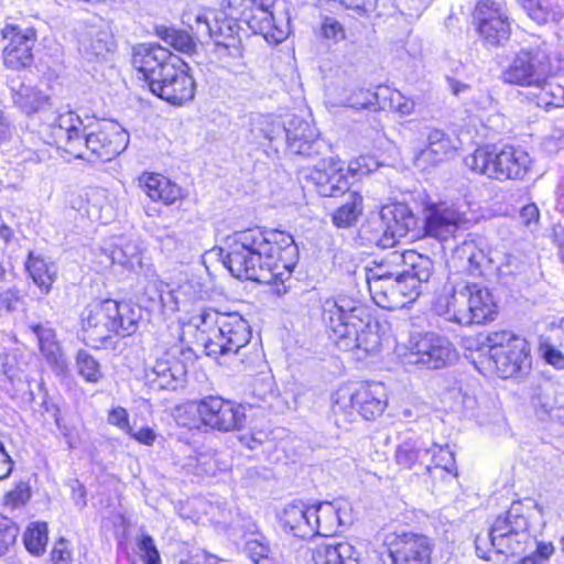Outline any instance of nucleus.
<instances>
[{
    "instance_id": "1",
    "label": "nucleus",
    "mask_w": 564,
    "mask_h": 564,
    "mask_svg": "<svg viewBox=\"0 0 564 564\" xmlns=\"http://www.w3.org/2000/svg\"><path fill=\"white\" fill-rule=\"evenodd\" d=\"M297 261V247L291 235L283 231H262L248 228L228 237L225 267L239 280L272 285L281 296Z\"/></svg>"
},
{
    "instance_id": "2",
    "label": "nucleus",
    "mask_w": 564,
    "mask_h": 564,
    "mask_svg": "<svg viewBox=\"0 0 564 564\" xmlns=\"http://www.w3.org/2000/svg\"><path fill=\"white\" fill-rule=\"evenodd\" d=\"M40 133L44 141L64 150L75 159L89 160L90 155L110 161L126 150L129 133L113 121H104L87 131L82 118L72 110L59 113L43 124Z\"/></svg>"
},
{
    "instance_id": "3",
    "label": "nucleus",
    "mask_w": 564,
    "mask_h": 564,
    "mask_svg": "<svg viewBox=\"0 0 564 564\" xmlns=\"http://www.w3.org/2000/svg\"><path fill=\"white\" fill-rule=\"evenodd\" d=\"M539 505L530 498L513 501L509 509L498 514L491 527V544L496 552L506 556H519L529 549L535 550L524 556L520 564H542L547 561L555 551L552 542L538 541L532 519L540 514Z\"/></svg>"
},
{
    "instance_id": "4",
    "label": "nucleus",
    "mask_w": 564,
    "mask_h": 564,
    "mask_svg": "<svg viewBox=\"0 0 564 564\" xmlns=\"http://www.w3.org/2000/svg\"><path fill=\"white\" fill-rule=\"evenodd\" d=\"M322 318L330 338L344 351L368 355L378 349L380 338L370 315L357 300L338 295L322 303Z\"/></svg>"
},
{
    "instance_id": "5",
    "label": "nucleus",
    "mask_w": 564,
    "mask_h": 564,
    "mask_svg": "<svg viewBox=\"0 0 564 564\" xmlns=\"http://www.w3.org/2000/svg\"><path fill=\"white\" fill-rule=\"evenodd\" d=\"M141 317V308L130 302H91L80 314L83 339L96 349L112 348L116 337L135 333Z\"/></svg>"
},
{
    "instance_id": "6",
    "label": "nucleus",
    "mask_w": 564,
    "mask_h": 564,
    "mask_svg": "<svg viewBox=\"0 0 564 564\" xmlns=\"http://www.w3.org/2000/svg\"><path fill=\"white\" fill-rule=\"evenodd\" d=\"M434 311L459 325L492 321L498 306L487 286L465 280L452 281L434 303Z\"/></svg>"
},
{
    "instance_id": "7",
    "label": "nucleus",
    "mask_w": 564,
    "mask_h": 564,
    "mask_svg": "<svg viewBox=\"0 0 564 564\" xmlns=\"http://www.w3.org/2000/svg\"><path fill=\"white\" fill-rule=\"evenodd\" d=\"M207 356L238 354L251 339V327L237 312H220L212 307L192 318Z\"/></svg>"
},
{
    "instance_id": "8",
    "label": "nucleus",
    "mask_w": 564,
    "mask_h": 564,
    "mask_svg": "<svg viewBox=\"0 0 564 564\" xmlns=\"http://www.w3.org/2000/svg\"><path fill=\"white\" fill-rule=\"evenodd\" d=\"M406 267L402 272L394 273L387 283H376L373 302L384 310H398L413 302L421 293L434 272L433 260L414 250L402 253Z\"/></svg>"
},
{
    "instance_id": "9",
    "label": "nucleus",
    "mask_w": 564,
    "mask_h": 564,
    "mask_svg": "<svg viewBox=\"0 0 564 564\" xmlns=\"http://www.w3.org/2000/svg\"><path fill=\"white\" fill-rule=\"evenodd\" d=\"M552 45L540 36H531L501 74L503 83L538 87L553 75Z\"/></svg>"
},
{
    "instance_id": "10",
    "label": "nucleus",
    "mask_w": 564,
    "mask_h": 564,
    "mask_svg": "<svg viewBox=\"0 0 564 564\" xmlns=\"http://www.w3.org/2000/svg\"><path fill=\"white\" fill-rule=\"evenodd\" d=\"M185 23L196 34V37L207 36L216 45L220 56L241 58L243 50L239 36V24L236 19L225 12L203 11L185 14Z\"/></svg>"
},
{
    "instance_id": "11",
    "label": "nucleus",
    "mask_w": 564,
    "mask_h": 564,
    "mask_svg": "<svg viewBox=\"0 0 564 564\" xmlns=\"http://www.w3.org/2000/svg\"><path fill=\"white\" fill-rule=\"evenodd\" d=\"M530 163L528 153L513 147L498 150L482 147L465 159V164L479 174L497 181L522 178Z\"/></svg>"
},
{
    "instance_id": "12",
    "label": "nucleus",
    "mask_w": 564,
    "mask_h": 564,
    "mask_svg": "<svg viewBox=\"0 0 564 564\" xmlns=\"http://www.w3.org/2000/svg\"><path fill=\"white\" fill-rule=\"evenodd\" d=\"M185 413L199 416L203 425L213 430L229 432L240 430L246 422L245 409L220 397L209 395L185 404Z\"/></svg>"
},
{
    "instance_id": "13",
    "label": "nucleus",
    "mask_w": 564,
    "mask_h": 564,
    "mask_svg": "<svg viewBox=\"0 0 564 564\" xmlns=\"http://www.w3.org/2000/svg\"><path fill=\"white\" fill-rule=\"evenodd\" d=\"M457 359L454 345L445 336L430 332L412 337L409 351L403 356L405 365L442 369Z\"/></svg>"
},
{
    "instance_id": "14",
    "label": "nucleus",
    "mask_w": 564,
    "mask_h": 564,
    "mask_svg": "<svg viewBox=\"0 0 564 564\" xmlns=\"http://www.w3.org/2000/svg\"><path fill=\"white\" fill-rule=\"evenodd\" d=\"M1 58L7 68L19 72L33 65V48L37 42V32L33 26L6 24L1 29Z\"/></svg>"
},
{
    "instance_id": "15",
    "label": "nucleus",
    "mask_w": 564,
    "mask_h": 564,
    "mask_svg": "<svg viewBox=\"0 0 564 564\" xmlns=\"http://www.w3.org/2000/svg\"><path fill=\"white\" fill-rule=\"evenodd\" d=\"M388 403L386 388L380 382L361 383L354 390L340 389L334 404V411H357L364 419L373 420L381 415Z\"/></svg>"
},
{
    "instance_id": "16",
    "label": "nucleus",
    "mask_w": 564,
    "mask_h": 564,
    "mask_svg": "<svg viewBox=\"0 0 564 564\" xmlns=\"http://www.w3.org/2000/svg\"><path fill=\"white\" fill-rule=\"evenodd\" d=\"M373 241L381 248H390L416 227V217L408 205L394 203L381 208L379 219L373 221Z\"/></svg>"
},
{
    "instance_id": "17",
    "label": "nucleus",
    "mask_w": 564,
    "mask_h": 564,
    "mask_svg": "<svg viewBox=\"0 0 564 564\" xmlns=\"http://www.w3.org/2000/svg\"><path fill=\"white\" fill-rule=\"evenodd\" d=\"M476 31L486 47L505 45L511 34L507 14L494 2H479L474 13Z\"/></svg>"
},
{
    "instance_id": "18",
    "label": "nucleus",
    "mask_w": 564,
    "mask_h": 564,
    "mask_svg": "<svg viewBox=\"0 0 564 564\" xmlns=\"http://www.w3.org/2000/svg\"><path fill=\"white\" fill-rule=\"evenodd\" d=\"M447 262L458 272L482 276L488 281L505 274L501 268L495 263L492 257L479 248L474 240H465L455 247Z\"/></svg>"
},
{
    "instance_id": "19",
    "label": "nucleus",
    "mask_w": 564,
    "mask_h": 564,
    "mask_svg": "<svg viewBox=\"0 0 564 564\" xmlns=\"http://www.w3.org/2000/svg\"><path fill=\"white\" fill-rule=\"evenodd\" d=\"M387 546L392 564H431L434 544L426 535L393 533L387 538Z\"/></svg>"
},
{
    "instance_id": "20",
    "label": "nucleus",
    "mask_w": 564,
    "mask_h": 564,
    "mask_svg": "<svg viewBox=\"0 0 564 564\" xmlns=\"http://www.w3.org/2000/svg\"><path fill=\"white\" fill-rule=\"evenodd\" d=\"M176 63L181 59L161 45L141 44L133 50L132 65L142 74L150 90L164 76L166 68Z\"/></svg>"
},
{
    "instance_id": "21",
    "label": "nucleus",
    "mask_w": 564,
    "mask_h": 564,
    "mask_svg": "<svg viewBox=\"0 0 564 564\" xmlns=\"http://www.w3.org/2000/svg\"><path fill=\"white\" fill-rule=\"evenodd\" d=\"M185 64L176 63L167 67L164 76L152 88V93L174 106L191 101L195 96L196 85L193 77L184 69Z\"/></svg>"
},
{
    "instance_id": "22",
    "label": "nucleus",
    "mask_w": 564,
    "mask_h": 564,
    "mask_svg": "<svg viewBox=\"0 0 564 564\" xmlns=\"http://www.w3.org/2000/svg\"><path fill=\"white\" fill-rule=\"evenodd\" d=\"M183 354L181 345H174L164 357L158 358L153 366L145 369L147 382L154 389L176 390L183 387L187 373L186 366L176 358Z\"/></svg>"
},
{
    "instance_id": "23",
    "label": "nucleus",
    "mask_w": 564,
    "mask_h": 564,
    "mask_svg": "<svg viewBox=\"0 0 564 564\" xmlns=\"http://www.w3.org/2000/svg\"><path fill=\"white\" fill-rule=\"evenodd\" d=\"M283 131L288 149L293 154L313 158L319 154L324 147L316 128L301 117L290 118L284 124Z\"/></svg>"
},
{
    "instance_id": "24",
    "label": "nucleus",
    "mask_w": 564,
    "mask_h": 564,
    "mask_svg": "<svg viewBox=\"0 0 564 564\" xmlns=\"http://www.w3.org/2000/svg\"><path fill=\"white\" fill-rule=\"evenodd\" d=\"M306 178L315 186L317 193L324 197H336L349 191L347 172L343 163L335 159L323 161L316 165Z\"/></svg>"
},
{
    "instance_id": "25",
    "label": "nucleus",
    "mask_w": 564,
    "mask_h": 564,
    "mask_svg": "<svg viewBox=\"0 0 564 564\" xmlns=\"http://www.w3.org/2000/svg\"><path fill=\"white\" fill-rule=\"evenodd\" d=\"M465 223V215L445 203L432 204L425 208V234L438 240H447Z\"/></svg>"
},
{
    "instance_id": "26",
    "label": "nucleus",
    "mask_w": 564,
    "mask_h": 564,
    "mask_svg": "<svg viewBox=\"0 0 564 564\" xmlns=\"http://www.w3.org/2000/svg\"><path fill=\"white\" fill-rule=\"evenodd\" d=\"M116 46L113 35L102 25L87 26L78 40V52L87 63L107 61Z\"/></svg>"
},
{
    "instance_id": "27",
    "label": "nucleus",
    "mask_w": 564,
    "mask_h": 564,
    "mask_svg": "<svg viewBox=\"0 0 564 564\" xmlns=\"http://www.w3.org/2000/svg\"><path fill=\"white\" fill-rule=\"evenodd\" d=\"M529 351L525 339H516L513 345L495 351V355L489 359L501 378H512L530 369Z\"/></svg>"
},
{
    "instance_id": "28",
    "label": "nucleus",
    "mask_w": 564,
    "mask_h": 564,
    "mask_svg": "<svg viewBox=\"0 0 564 564\" xmlns=\"http://www.w3.org/2000/svg\"><path fill=\"white\" fill-rule=\"evenodd\" d=\"M10 93L13 106L28 117L53 108L51 96L35 86L19 83L10 86Z\"/></svg>"
},
{
    "instance_id": "29",
    "label": "nucleus",
    "mask_w": 564,
    "mask_h": 564,
    "mask_svg": "<svg viewBox=\"0 0 564 564\" xmlns=\"http://www.w3.org/2000/svg\"><path fill=\"white\" fill-rule=\"evenodd\" d=\"M431 448L417 436L403 438L395 448L394 460L403 469H412L416 466H424L432 474V466L427 464Z\"/></svg>"
},
{
    "instance_id": "30",
    "label": "nucleus",
    "mask_w": 564,
    "mask_h": 564,
    "mask_svg": "<svg viewBox=\"0 0 564 564\" xmlns=\"http://www.w3.org/2000/svg\"><path fill=\"white\" fill-rule=\"evenodd\" d=\"M426 140V148L420 150L414 156V165L421 170L441 162L455 150L451 138L442 130L429 131Z\"/></svg>"
},
{
    "instance_id": "31",
    "label": "nucleus",
    "mask_w": 564,
    "mask_h": 564,
    "mask_svg": "<svg viewBox=\"0 0 564 564\" xmlns=\"http://www.w3.org/2000/svg\"><path fill=\"white\" fill-rule=\"evenodd\" d=\"M283 529L293 535L305 539L313 536L312 506L296 500L286 505L281 516Z\"/></svg>"
},
{
    "instance_id": "32",
    "label": "nucleus",
    "mask_w": 564,
    "mask_h": 564,
    "mask_svg": "<svg viewBox=\"0 0 564 564\" xmlns=\"http://www.w3.org/2000/svg\"><path fill=\"white\" fill-rule=\"evenodd\" d=\"M314 564H362L356 555L355 547L341 542L337 544L319 543L308 550Z\"/></svg>"
},
{
    "instance_id": "33",
    "label": "nucleus",
    "mask_w": 564,
    "mask_h": 564,
    "mask_svg": "<svg viewBox=\"0 0 564 564\" xmlns=\"http://www.w3.org/2000/svg\"><path fill=\"white\" fill-rule=\"evenodd\" d=\"M274 0H250L243 7L242 20L253 33L267 36L274 25V17L271 8Z\"/></svg>"
},
{
    "instance_id": "34",
    "label": "nucleus",
    "mask_w": 564,
    "mask_h": 564,
    "mask_svg": "<svg viewBox=\"0 0 564 564\" xmlns=\"http://www.w3.org/2000/svg\"><path fill=\"white\" fill-rule=\"evenodd\" d=\"M142 191L152 199L165 205L173 204L182 195L181 188L161 174H143L140 178Z\"/></svg>"
},
{
    "instance_id": "35",
    "label": "nucleus",
    "mask_w": 564,
    "mask_h": 564,
    "mask_svg": "<svg viewBox=\"0 0 564 564\" xmlns=\"http://www.w3.org/2000/svg\"><path fill=\"white\" fill-rule=\"evenodd\" d=\"M31 332L37 339L39 348L46 361L52 366H63L64 355L59 341L56 338L55 329L48 324H31Z\"/></svg>"
},
{
    "instance_id": "36",
    "label": "nucleus",
    "mask_w": 564,
    "mask_h": 564,
    "mask_svg": "<svg viewBox=\"0 0 564 564\" xmlns=\"http://www.w3.org/2000/svg\"><path fill=\"white\" fill-rule=\"evenodd\" d=\"M313 535H333L341 524L339 507L335 502H319L312 506Z\"/></svg>"
},
{
    "instance_id": "37",
    "label": "nucleus",
    "mask_w": 564,
    "mask_h": 564,
    "mask_svg": "<svg viewBox=\"0 0 564 564\" xmlns=\"http://www.w3.org/2000/svg\"><path fill=\"white\" fill-rule=\"evenodd\" d=\"M25 269L41 292L47 294L56 280V265L53 262H47L42 256L30 252Z\"/></svg>"
},
{
    "instance_id": "38",
    "label": "nucleus",
    "mask_w": 564,
    "mask_h": 564,
    "mask_svg": "<svg viewBox=\"0 0 564 564\" xmlns=\"http://www.w3.org/2000/svg\"><path fill=\"white\" fill-rule=\"evenodd\" d=\"M521 8L539 25L558 22L563 18L562 8L554 0H519Z\"/></svg>"
},
{
    "instance_id": "39",
    "label": "nucleus",
    "mask_w": 564,
    "mask_h": 564,
    "mask_svg": "<svg viewBox=\"0 0 564 564\" xmlns=\"http://www.w3.org/2000/svg\"><path fill=\"white\" fill-rule=\"evenodd\" d=\"M364 212V198L356 191H348L346 200L332 215L337 228H349L357 224Z\"/></svg>"
},
{
    "instance_id": "40",
    "label": "nucleus",
    "mask_w": 564,
    "mask_h": 564,
    "mask_svg": "<svg viewBox=\"0 0 564 564\" xmlns=\"http://www.w3.org/2000/svg\"><path fill=\"white\" fill-rule=\"evenodd\" d=\"M104 253L110 264H119L129 270L141 262L138 245L123 239L109 249H105Z\"/></svg>"
},
{
    "instance_id": "41",
    "label": "nucleus",
    "mask_w": 564,
    "mask_h": 564,
    "mask_svg": "<svg viewBox=\"0 0 564 564\" xmlns=\"http://www.w3.org/2000/svg\"><path fill=\"white\" fill-rule=\"evenodd\" d=\"M159 35L165 44L183 54L192 56L197 52V41L187 31L164 28Z\"/></svg>"
},
{
    "instance_id": "42",
    "label": "nucleus",
    "mask_w": 564,
    "mask_h": 564,
    "mask_svg": "<svg viewBox=\"0 0 564 564\" xmlns=\"http://www.w3.org/2000/svg\"><path fill=\"white\" fill-rule=\"evenodd\" d=\"M540 93L538 95V105L549 109L550 107H563L564 106V83L554 80L551 78L546 79L543 85H539Z\"/></svg>"
},
{
    "instance_id": "43",
    "label": "nucleus",
    "mask_w": 564,
    "mask_h": 564,
    "mask_svg": "<svg viewBox=\"0 0 564 564\" xmlns=\"http://www.w3.org/2000/svg\"><path fill=\"white\" fill-rule=\"evenodd\" d=\"M429 460L434 464L432 470L440 469L442 474L444 473L448 477H457L455 456L448 445L438 446L434 444ZM441 477H445V475H441Z\"/></svg>"
},
{
    "instance_id": "44",
    "label": "nucleus",
    "mask_w": 564,
    "mask_h": 564,
    "mask_svg": "<svg viewBox=\"0 0 564 564\" xmlns=\"http://www.w3.org/2000/svg\"><path fill=\"white\" fill-rule=\"evenodd\" d=\"M76 368L78 375L90 383H98L104 377L99 361L84 349L77 352Z\"/></svg>"
},
{
    "instance_id": "45",
    "label": "nucleus",
    "mask_w": 564,
    "mask_h": 564,
    "mask_svg": "<svg viewBox=\"0 0 564 564\" xmlns=\"http://www.w3.org/2000/svg\"><path fill=\"white\" fill-rule=\"evenodd\" d=\"M25 549L33 555L44 553L47 544V525L45 522L32 523L23 536Z\"/></svg>"
},
{
    "instance_id": "46",
    "label": "nucleus",
    "mask_w": 564,
    "mask_h": 564,
    "mask_svg": "<svg viewBox=\"0 0 564 564\" xmlns=\"http://www.w3.org/2000/svg\"><path fill=\"white\" fill-rule=\"evenodd\" d=\"M532 404L535 408L536 415L541 420L550 415L552 411L557 406V402L553 398L552 387H539L532 397Z\"/></svg>"
},
{
    "instance_id": "47",
    "label": "nucleus",
    "mask_w": 564,
    "mask_h": 564,
    "mask_svg": "<svg viewBox=\"0 0 564 564\" xmlns=\"http://www.w3.org/2000/svg\"><path fill=\"white\" fill-rule=\"evenodd\" d=\"M246 552L256 564H274L271 549L263 536L247 541Z\"/></svg>"
},
{
    "instance_id": "48",
    "label": "nucleus",
    "mask_w": 564,
    "mask_h": 564,
    "mask_svg": "<svg viewBox=\"0 0 564 564\" xmlns=\"http://www.w3.org/2000/svg\"><path fill=\"white\" fill-rule=\"evenodd\" d=\"M137 552L144 564H162L155 542L149 534L138 536Z\"/></svg>"
},
{
    "instance_id": "49",
    "label": "nucleus",
    "mask_w": 564,
    "mask_h": 564,
    "mask_svg": "<svg viewBox=\"0 0 564 564\" xmlns=\"http://www.w3.org/2000/svg\"><path fill=\"white\" fill-rule=\"evenodd\" d=\"M516 339H523L522 337L514 335L508 330L490 332L485 340L484 345L489 348V358L495 355V351L503 349L507 346L513 345Z\"/></svg>"
},
{
    "instance_id": "50",
    "label": "nucleus",
    "mask_w": 564,
    "mask_h": 564,
    "mask_svg": "<svg viewBox=\"0 0 564 564\" xmlns=\"http://www.w3.org/2000/svg\"><path fill=\"white\" fill-rule=\"evenodd\" d=\"M153 289L158 293V303L163 312H175L178 310V296L162 281H153Z\"/></svg>"
},
{
    "instance_id": "51",
    "label": "nucleus",
    "mask_w": 564,
    "mask_h": 564,
    "mask_svg": "<svg viewBox=\"0 0 564 564\" xmlns=\"http://www.w3.org/2000/svg\"><path fill=\"white\" fill-rule=\"evenodd\" d=\"M19 533V528L14 522L0 514V555L6 554L9 549L15 543Z\"/></svg>"
},
{
    "instance_id": "52",
    "label": "nucleus",
    "mask_w": 564,
    "mask_h": 564,
    "mask_svg": "<svg viewBox=\"0 0 564 564\" xmlns=\"http://www.w3.org/2000/svg\"><path fill=\"white\" fill-rule=\"evenodd\" d=\"M378 95L368 89H355L347 98L346 106L355 109H377Z\"/></svg>"
},
{
    "instance_id": "53",
    "label": "nucleus",
    "mask_w": 564,
    "mask_h": 564,
    "mask_svg": "<svg viewBox=\"0 0 564 564\" xmlns=\"http://www.w3.org/2000/svg\"><path fill=\"white\" fill-rule=\"evenodd\" d=\"M30 498V486L24 481H20L14 489L6 495V503L15 508L25 505Z\"/></svg>"
},
{
    "instance_id": "54",
    "label": "nucleus",
    "mask_w": 564,
    "mask_h": 564,
    "mask_svg": "<svg viewBox=\"0 0 564 564\" xmlns=\"http://www.w3.org/2000/svg\"><path fill=\"white\" fill-rule=\"evenodd\" d=\"M394 273L390 272L384 265H376L367 271L366 280L370 295L375 294L376 283H387Z\"/></svg>"
},
{
    "instance_id": "55",
    "label": "nucleus",
    "mask_w": 564,
    "mask_h": 564,
    "mask_svg": "<svg viewBox=\"0 0 564 564\" xmlns=\"http://www.w3.org/2000/svg\"><path fill=\"white\" fill-rule=\"evenodd\" d=\"M390 108L402 116H408L414 111L415 102L401 93L393 91L390 96Z\"/></svg>"
},
{
    "instance_id": "56",
    "label": "nucleus",
    "mask_w": 564,
    "mask_h": 564,
    "mask_svg": "<svg viewBox=\"0 0 564 564\" xmlns=\"http://www.w3.org/2000/svg\"><path fill=\"white\" fill-rule=\"evenodd\" d=\"M51 558L54 564H70L73 561L72 551L68 547V542L65 539H59L52 552Z\"/></svg>"
},
{
    "instance_id": "57",
    "label": "nucleus",
    "mask_w": 564,
    "mask_h": 564,
    "mask_svg": "<svg viewBox=\"0 0 564 564\" xmlns=\"http://www.w3.org/2000/svg\"><path fill=\"white\" fill-rule=\"evenodd\" d=\"M322 34L326 39H332L335 42L345 39V30L343 25L333 18H325L322 24Z\"/></svg>"
},
{
    "instance_id": "58",
    "label": "nucleus",
    "mask_w": 564,
    "mask_h": 564,
    "mask_svg": "<svg viewBox=\"0 0 564 564\" xmlns=\"http://www.w3.org/2000/svg\"><path fill=\"white\" fill-rule=\"evenodd\" d=\"M491 547L496 551V547L491 544L490 531L481 536L480 534L475 539V551L479 558L489 561V553Z\"/></svg>"
},
{
    "instance_id": "59",
    "label": "nucleus",
    "mask_w": 564,
    "mask_h": 564,
    "mask_svg": "<svg viewBox=\"0 0 564 564\" xmlns=\"http://www.w3.org/2000/svg\"><path fill=\"white\" fill-rule=\"evenodd\" d=\"M108 421L110 424H113L126 431V433H131V426L129 425L128 413L126 409L121 406L113 409L109 414Z\"/></svg>"
},
{
    "instance_id": "60",
    "label": "nucleus",
    "mask_w": 564,
    "mask_h": 564,
    "mask_svg": "<svg viewBox=\"0 0 564 564\" xmlns=\"http://www.w3.org/2000/svg\"><path fill=\"white\" fill-rule=\"evenodd\" d=\"M520 220L521 223L529 227L531 225H536L540 219V210L534 203H530L524 205L520 209Z\"/></svg>"
},
{
    "instance_id": "61",
    "label": "nucleus",
    "mask_w": 564,
    "mask_h": 564,
    "mask_svg": "<svg viewBox=\"0 0 564 564\" xmlns=\"http://www.w3.org/2000/svg\"><path fill=\"white\" fill-rule=\"evenodd\" d=\"M185 404L177 409L176 411V420L177 423L182 426L188 427V429H199L200 425H203V421L199 420L198 415H193L189 413H185Z\"/></svg>"
},
{
    "instance_id": "62",
    "label": "nucleus",
    "mask_w": 564,
    "mask_h": 564,
    "mask_svg": "<svg viewBox=\"0 0 564 564\" xmlns=\"http://www.w3.org/2000/svg\"><path fill=\"white\" fill-rule=\"evenodd\" d=\"M545 360L558 369L564 368V355L553 346H545L543 350Z\"/></svg>"
},
{
    "instance_id": "63",
    "label": "nucleus",
    "mask_w": 564,
    "mask_h": 564,
    "mask_svg": "<svg viewBox=\"0 0 564 564\" xmlns=\"http://www.w3.org/2000/svg\"><path fill=\"white\" fill-rule=\"evenodd\" d=\"M13 468V462L7 453L2 441L0 440V480L10 476Z\"/></svg>"
},
{
    "instance_id": "64",
    "label": "nucleus",
    "mask_w": 564,
    "mask_h": 564,
    "mask_svg": "<svg viewBox=\"0 0 564 564\" xmlns=\"http://www.w3.org/2000/svg\"><path fill=\"white\" fill-rule=\"evenodd\" d=\"M130 436H132L134 440H137L139 443H142L144 445H152L155 441V433L150 427H142L138 432H133L131 430V433H128Z\"/></svg>"
}]
</instances>
